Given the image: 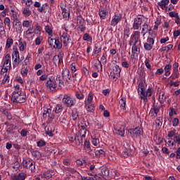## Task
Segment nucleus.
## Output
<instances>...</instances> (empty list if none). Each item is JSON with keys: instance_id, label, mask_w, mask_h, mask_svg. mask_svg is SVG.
Masks as SVG:
<instances>
[{"instance_id": "nucleus-10", "label": "nucleus", "mask_w": 180, "mask_h": 180, "mask_svg": "<svg viewBox=\"0 0 180 180\" xmlns=\"http://www.w3.org/2000/svg\"><path fill=\"white\" fill-rule=\"evenodd\" d=\"M141 23H143V18H137L134 20L133 27L134 30H138L139 27L141 26Z\"/></svg>"}, {"instance_id": "nucleus-64", "label": "nucleus", "mask_w": 180, "mask_h": 180, "mask_svg": "<svg viewBox=\"0 0 180 180\" xmlns=\"http://www.w3.org/2000/svg\"><path fill=\"white\" fill-rule=\"evenodd\" d=\"M174 143H176L177 144L180 145V136H175L174 137Z\"/></svg>"}, {"instance_id": "nucleus-21", "label": "nucleus", "mask_w": 180, "mask_h": 180, "mask_svg": "<svg viewBox=\"0 0 180 180\" xmlns=\"http://www.w3.org/2000/svg\"><path fill=\"white\" fill-rule=\"evenodd\" d=\"M120 103V108H121V110H126V98H121L119 101Z\"/></svg>"}, {"instance_id": "nucleus-5", "label": "nucleus", "mask_w": 180, "mask_h": 180, "mask_svg": "<svg viewBox=\"0 0 180 180\" xmlns=\"http://www.w3.org/2000/svg\"><path fill=\"white\" fill-rule=\"evenodd\" d=\"M140 36V32L136 31L131 37V41H129V46H137L139 43V37Z\"/></svg>"}, {"instance_id": "nucleus-8", "label": "nucleus", "mask_w": 180, "mask_h": 180, "mask_svg": "<svg viewBox=\"0 0 180 180\" xmlns=\"http://www.w3.org/2000/svg\"><path fill=\"white\" fill-rule=\"evenodd\" d=\"M140 46H141V43L140 42L139 45L132 46L131 53L133 57H138L139 54H140Z\"/></svg>"}, {"instance_id": "nucleus-19", "label": "nucleus", "mask_w": 180, "mask_h": 180, "mask_svg": "<svg viewBox=\"0 0 180 180\" xmlns=\"http://www.w3.org/2000/svg\"><path fill=\"white\" fill-rule=\"evenodd\" d=\"M13 26H17L16 28L18 32H22V22L19 20H13Z\"/></svg>"}, {"instance_id": "nucleus-43", "label": "nucleus", "mask_w": 180, "mask_h": 180, "mask_svg": "<svg viewBox=\"0 0 180 180\" xmlns=\"http://www.w3.org/2000/svg\"><path fill=\"white\" fill-rule=\"evenodd\" d=\"M19 63H20L19 58H15L13 63V68H16V67H18V65H19Z\"/></svg>"}, {"instance_id": "nucleus-44", "label": "nucleus", "mask_w": 180, "mask_h": 180, "mask_svg": "<svg viewBox=\"0 0 180 180\" xmlns=\"http://www.w3.org/2000/svg\"><path fill=\"white\" fill-rule=\"evenodd\" d=\"M45 31L46 33H48V34H53V30L51 29V27H50V25H46L45 27Z\"/></svg>"}, {"instance_id": "nucleus-16", "label": "nucleus", "mask_w": 180, "mask_h": 180, "mask_svg": "<svg viewBox=\"0 0 180 180\" xmlns=\"http://www.w3.org/2000/svg\"><path fill=\"white\" fill-rule=\"evenodd\" d=\"M86 124L85 123H82V124L79 125V129H80V130L79 131L82 132V137H85L86 134Z\"/></svg>"}, {"instance_id": "nucleus-15", "label": "nucleus", "mask_w": 180, "mask_h": 180, "mask_svg": "<svg viewBox=\"0 0 180 180\" xmlns=\"http://www.w3.org/2000/svg\"><path fill=\"white\" fill-rule=\"evenodd\" d=\"M122 20V15H115V18L111 20L110 25L111 26H116L118 22Z\"/></svg>"}, {"instance_id": "nucleus-33", "label": "nucleus", "mask_w": 180, "mask_h": 180, "mask_svg": "<svg viewBox=\"0 0 180 180\" xmlns=\"http://www.w3.org/2000/svg\"><path fill=\"white\" fill-rule=\"evenodd\" d=\"M83 40H84V41H92V37L89 36V34L86 33L84 34L83 36Z\"/></svg>"}, {"instance_id": "nucleus-37", "label": "nucleus", "mask_w": 180, "mask_h": 180, "mask_svg": "<svg viewBox=\"0 0 180 180\" xmlns=\"http://www.w3.org/2000/svg\"><path fill=\"white\" fill-rule=\"evenodd\" d=\"M43 175L46 179H50L53 176V174H51L49 171L44 172Z\"/></svg>"}, {"instance_id": "nucleus-50", "label": "nucleus", "mask_w": 180, "mask_h": 180, "mask_svg": "<svg viewBox=\"0 0 180 180\" xmlns=\"http://www.w3.org/2000/svg\"><path fill=\"white\" fill-rule=\"evenodd\" d=\"M179 77V74H178V72H174L173 75L170 76L171 81H174V79L178 78Z\"/></svg>"}, {"instance_id": "nucleus-58", "label": "nucleus", "mask_w": 180, "mask_h": 180, "mask_svg": "<svg viewBox=\"0 0 180 180\" xmlns=\"http://www.w3.org/2000/svg\"><path fill=\"white\" fill-rule=\"evenodd\" d=\"M72 78L74 81H78L79 79H81V76L78 75V73H75L72 75Z\"/></svg>"}, {"instance_id": "nucleus-56", "label": "nucleus", "mask_w": 180, "mask_h": 180, "mask_svg": "<svg viewBox=\"0 0 180 180\" xmlns=\"http://www.w3.org/2000/svg\"><path fill=\"white\" fill-rule=\"evenodd\" d=\"M106 57H108V55L106 54V53H103L101 59L102 64H106Z\"/></svg>"}, {"instance_id": "nucleus-7", "label": "nucleus", "mask_w": 180, "mask_h": 180, "mask_svg": "<svg viewBox=\"0 0 180 180\" xmlns=\"http://www.w3.org/2000/svg\"><path fill=\"white\" fill-rule=\"evenodd\" d=\"M84 139H85V136H82V132L78 131L76 133V135L75 136V141L76 142L77 146H81L84 141Z\"/></svg>"}, {"instance_id": "nucleus-40", "label": "nucleus", "mask_w": 180, "mask_h": 180, "mask_svg": "<svg viewBox=\"0 0 180 180\" xmlns=\"http://www.w3.org/2000/svg\"><path fill=\"white\" fill-rule=\"evenodd\" d=\"M60 60V55H56L53 56V63L55 65H57L58 63V60Z\"/></svg>"}, {"instance_id": "nucleus-31", "label": "nucleus", "mask_w": 180, "mask_h": 180, "mask_svg": "<svg viewBox=\"0 0 180 180\" xmlns=\"http://www.w3.org/2000/svg\"><path fill=\"white\" fill-rule=\"evenodd\" d=\"M55 112L56 113H61V112H63V109H64V108L63 107V105L60 104H58L56 108H55Z\"/></svg>"}, {"instance_id": "nucleus-34", "label": "nucleus", "mask_w": 180, "mask_h": 180, "mask_svg": "<svg viewBox=\"0 0 180 180\" xmlns=\"http://www.w3.org/2000/svg\"><path fill=\"white\" fill-rule=\"evenodd\" d=\"M22 13L25 16H30L32 15V11L28 8H25L22 11Z\"/></svg>"}, {"instance_id": "nucleus-46", "label": "nucleus", "mask_w": 180, "mask_h": 180, "mask_svg": "<svg viewBox=\"0 0 180 180\" xmlns=\"http://www.w3.org/2000/svg\"><path fill=\"white\" fill-rule=\"evenodd\" d=\"M4 22L5 25H8V27H9V29H11V19H9V18H5Z\"/></svg>"}, {"instance_id": "nucleus-59", "label": "nucleus", "mask_w": 180, "mask_h": 180, "mask_svg": "<svg viewBox=\"0 0 180 180\" xmlns=\"http://www.w3.org/2000/svg\"><path fill=\"white\" fill-rule=\"evenodd\" d=\"M101 172H102L103 175H104V176H109V169H103Z\"/></svg>"}, {"instance_id": "nucleus-61", "label": "nucleus", "mask_w": 180, "mask_h": 180, "mask_svg": "<svg viewBox=\"0 0 180 180\" xmlns=\"http://www.w3.org/2000/svg\"><path fill=\"white\" fill-rule=\"evenodd\" d=\"M77 165H86V162L84 160H77Z\"/></svg>"}, {"instance_id": "nucleus-22", "label": "nucleus", "mask_w": 180, "mask_h": 180, "mask_svg": "<svg viewBox=\"0 0 180 180\" xmlns=\"http://www.w3.org/2000/svg\"><path fill=\"white\" fill-rule=\"evenodd\" d=\"M14 129H16V126H15V124H11L10 125H8V128H7L6 132L7 133V134H13Z\"/></svg>"}, {"instance_id": "nucleus-53", "label": "nucleus", "mask_w": 180, "mask_h": 180, "mask_svg": "<svg viewBox=\"0 0 180 180\" xmlns=\"http://www.w3.org/2000/svg\"><path fill=\"white\" fill-rule=\"evenodd\" d=\"M72 117L73 120H77V119H78V112L72 111Z\"/></svg>"}, {"instance_id": "nucleus-57", "label": "nucleus", "mask_w": 180, "mask_h": 180, "mask_svg": "<svg viewBox=\"0 0 180 180\" xmlns=\"http://www.w3.org/2000/svg\"><path fill=\"white\" fill-rule=\"evenodd\" d=\"M152 95H153V89L149 87L146 91V98L147 96L150 97Z\"/></svg>"}, {"instance_id": "nucleus-32", "label": "nucleus", "mask_w": 180, "mask_h": 180, "mask_svg": "<svg viewBox=\"0 0 180 180\" xmlns=\"http://www.w3.org/2000/svg\"><path fill=\"white\" fill-rule=\"evenodd\" d=\"M12 44H13V39L8 38L6 44V49H11V46H12Z\"/></svg>"}, {"instance_id": "nucleus-24", "label": "nucleus", "mask_w": 180, "mask_h": 180, "mask_svg": "<svg viewBox=\"0 0 180 180\" xmlns=\"http://www.w3.org/2000/svg\"><path fill=\"white\" fill-rule=\"evenodd\" d=\"M20 51H25L26 50V41L20 39L19 40Z\"/></svg>"}, {"instance_id": "nucleus-9", "label": "nucleus", "mask_w": 180, "mask_h": 180, "mask_svg": "<svg viewBox=\"0 0 180 180\" xmlns=\"http://www.w3.org/2000/svg\"><path fill=\"white\" fill-rule=\"evenodd\" d=\"M23 167L28 168L32 172H34V169H36V165H33L30 160H25V163L23 164Z\"/></svg>"}, {"instance_id": "nucleus-29", "label": "nucleus", "mask_w": 180, "mask_h": 180, "mask_svg": "<svg viewBox=\"0 0 180 180\" xmlns=\"http://www.w3.org/2000/svg\"><path fill=\"white\" fill-rule=\"evenodd\" d=\"M172 68V65H167L165 67L166 77H169V75H171V72L169 71V70H171Z\"/></svg>"}, {"instance_id": "nucleus-52", "label": "nucleus", "mask_w": 180, "mask_h": 180, "mask_svg": "<svg viewBox=\"0 0 180 180\" xmlns=\"http://www.w3.org/2000/svg\"><path fill=\"white\" fill-rule=\"evenodd\" d=\"M106 11H101L99 12V16L101 18V19H105V18H106Z\"/></svg>"}, {"instance_id": "nucleus-11", "label": "nucleus", "mask_w": 180, "mask_h": 180, "mask_svg": "<svg viewBox=\"0 0 180 180\" xmlns=\"http://www.w3.org/2000/svg\"><path fill=\"white\" fill-rule=\"evenodd\" d=\"M62 77L63 79H65L66 81H68V79H71L72 77L71 75H70V70L65 68L62 71Z\"/></svg>"}, {"instance_id": "nucleus-48", "label": "nucleus", "mask_w": 180, "mask_h": 180, "mask_svg": "<svg viewBox=\"0 0 180 180\" xmlns=\"http://www.w3.org/2000/svg\"><path fill=\"white\" fill-rule=\"evenodd\" d=\"M144 49L145 50H147L148 51H150V50H151L153 49V45L148 44V43H145L144 44Z\"/></svg>"}, {"instance_id": "nucleus-27", "label": "nucleus", "mask_w": 180, "mask_h": 180, "mask_svg": "<svg viewBox=\"0 0 180 180\" xmlns=\"http://www.w3.org/2000/svg\"><path fill=\"white\" fill-rule=\"evenodd\" d=\"M172 47H174V45L172 44H169L166 46H163L162 49H160V51H161V53H162V51H167V53H168V51H169V50H171L172 49Z\"/></svg>"}, {"instance_id": "nucleus-42", "label": "nucleus", "mask_w": 180, "mask_h": 180, "mask_svg": "<svg viewBox=\"0 0 180 180\" xmlns=\"http://www.w3.org/2000/svg\"><path fill=\"white\" fill-rule=\"evenodd\" d=\"M51 113V109L47 108L46 110H45L44 111L43 117H44V118L47 117V115L49 116Z\"/></svg>"}, {"instance_id": "nucleus-55", "label": "nucleus", "mask_w": 180, "mask_h": 180, "mask_svg": "<svg viewBox=\"0 0 180 180\" xmlns=\"http://www.w3.org/2000/svg\"><path fill=\"white\" fill-rule=\"evenodd\" d=\"M75 95L77 99H84V94L82 93L77 91Z\"/></svg>"}, {"instance_id": "nucleus-54", "label": "nucleus", "mask_w": 180, "mask_h": 180, "mask_svg": "<svg viewBox=\"0 0 180 180\" xmlns=\"http://www.w3.org/2000/svg\"><path fill=\"white\" fill-rule=\"evenodd\" d=\"M4 67L11 68V60H6L4 63Z\"/></svg>"}, {"instance_id": "nucleus-1", "label": "nucleus", "mask_w": 180, "mask_h": 180, "mask_svg": "<svg viewBox=\"0 0 180 180\" xmlns=\"http://www.w3.org/2000/svg\"><path fill=\"white\" fill-rule=\"evenodd\" d=\"M45 85L49 89H55V91H57L58 88H63V86H64V82L61 80V76L57 75L56 78H49L45 83Z\"/></svg>"}, {"instance_id": "nucleus-63", "label": "nucleus", "mask_w": 180, "mask_h": 180, "mask_svg": "<svg viewBox=\"0 0 180 180\" xmlns=\"http://www.w3.org/2000/svg\"><path fill=\"white\" fill-rule=\"evenodd\" d=\"M92 144H94L96 146H98L99 144V139L94 138L92 139Z\"/></svg>"}, {"instance_id": "nucleus-18", "label": "nucleus", "mask_w": 180, "mask_h": 180, "mask_svg": "<svg viewBox=\"0 0 180 180\" xmlns=\"http://www.w3.org/2000/svg\"><path fill=\"white\" fill-rule=\"evenodd\" d=\"M160 109H161V108H160V106L158 105H153V108L151 109V116H154V114L155 115V116H157L160 112Z\"/></svg>"}, {"instance_id": "nucleus-25", "label": "nucleus", "mask_w": 180, "mask_h": 180, "mask_svg": "<svg viewBox=\"0 0 180 180\" xmlns=\"http://www.w3.org/2000/svg\"><path fill=\"white\" fill-rule=\"evenodd\" d=\"M141 98L143 100V102L145 103H147V102H148V99L147 98V91H146L144 89L141 90Z\"/></svg>"}, {"instance_id": "nucleus-47", "label": "nucleus", "mask_w": 180, "mask_h": 180, "mask_svg": "<svg viewBox=\"0 0 180 180\" xmlns=\"http://www.w3.org/2000/svg\"><path fill=\"white\" fill-rule=\"evenodd\" d=\"M165 99H167V96H165L164 94L159 95V101L160 103H163L164 102H165Z\"/></svg>"}, {"instance_id": "nucleus-39", "label": "nucleus", "mask_w": 180, "mask_h": 180, "mask_svg": "<svg viewBox=\"0 0 180 180\" xmlns=\"http://www.w3.org/2000/svg\"><path fill=\"white\" fill-rule=\"evenodd\" d=\"M155 124H157L158 127H161V126H162V117L156 119Z\"/></svg>"}, {"instance_id": "nucleus-17", "label": "nucleus", "mask_w": 180, "mask_h": 180, "mask_svg": "<svg viewBox=\"0 0 180 180\" xmlns=\"http://www.w3.org/2000/svg\"><path fill=\"white\" fill-rule=\"evenodd\" d=\"M168 4H169V0H162L158 3V6H160L161 9L167 11L168 9V6H167Z\"/></svg>"}, {"instance_id": "nucleus-41", "label": "nucleus", "mask_w": 180, "mask_h": 180, "mask_svg": "<svg viewBox=\"0 0 180 180\" xmlns=\"http://www.w3.org/2000/svg\"><path fill=\"white\" fill-rule=\"evenodd\" d=\"M84 150H86V153H87V154H89V155H91V157H95V153H93L94 150L91 149V147Z\"/></svg>"}, {"instance_id": "nucleus-36", "label": "nucleus", "mask_w": 180, "mask_h": 180, "mask_svg": "<svg viewBox=\"0 0 180 180\" xmlns=\"http://www.w3.org/2000/svg\"><path fill=\"white\" fill-rule=\"evenodd\" d=\"M10 14L11 15V18H13V20H18V15L16 14V12L13 9L11 11Z\"/></svg>"}, {"instance_id": "nucleus-28", "label": "nucleus", "mask_w": 180, "mask_h": 180, "mask_svg": "<svg viewBox=\"0 0 180 180\" xmlns=\"http://www.w3.org/2000/svg\"><path fill=\"white\" fill-rule=\"evenodd\" d=\"M85 105L88 112H94V110H95V106H94L92 104H89L85 101Z\"/></svg>"}, {"instance_id": "nucleus-51", "label": "nucleus", "mask_w": 180, "mask_h": 180, "mask_svg": "<svg viewBox=\"0 0 180 180\" xmlns=\"http://www.w3.org/2000/svg\"><path fill=\"white\" fill-rule=\"evenodd\" d=\"M12 57H13V58H19V57H20L19 51H18V50L13 51Z\"/></svg>"}, {"instance_id": "nucleus-60", "label": "nucleus", "mask_w": 180, "mask_h": 180, "mask_svg": "<svg viewBox=\"0 0 180 180\" xmlns=\"http://www.w3.org/2000/svg\"><path fill=\"white\" fill-rule=\"evenodd\" d=\"M44 146H46V141L40 140L37 142L38 147H44Z\"/></svg>"}, {"instance_id": "nucleus-23", "label": "nucleus", "mask_w": 180, "mask_h": 180, "mask_svg": "<svg viewBox=\"0 0 180 180\" xmlns=\"http://www.w3.org/2000/svg\"><path fill=\"white\" fill-rule=\"evenodd\" d=\"M133 134H135L136 137H139V136H141V133H143V129L140 127H136L134 129H132Z\"/></svg>"}, {"instance_id": "nucleus-6", "label": "nucleus", "mask_w": 180, "mask_h": 180, "mask_svg": "<svg viewBox=\"0 0 180 180\" xmlns=\"http://www.w3.org/2000/svg\"><path fill=\"white\" fill-rule=\"evenodd\" d=\"M84 23H85V20L82 18V15L77 16V26L80 30V32H85L86 27L84 26Z\"/></svg>"}, {"instance_id": "nucleus-38", "label": "nucleus", "mask_w": 180, "mask_h": 180, "mask_svg": "<svg viewBox=\"0 0 180 180\" xmlns=\"http://www.w3.org/2000/svg\"><path fill=\"white\" fill-rule=\"evenodd\" d=\"M56 39H53V38H51V37H49V41H48V43H49V46L51 47V48H53V47H54V44H55V42H56Z\"/></svg>"}, {"instance_id": "nucleus-26", "label": "nucleus", "mask_w": 180, "mask_h": 180, "mask_svg": "<svg viewBox=\"0 0 180 180\" xmlns=\"http://www.w3.org/2000/svg\"><path fill=\"white\" fill-rule=\"evenodd\" d=\"M63 47V44L60 42V40L56 39L55 41V44H53V49H58V50L61 49Z\"/></svg>"}, {"instance_id": "nucleus-13", "label": "nucleus", "mask_w": 180, "mask_h": 180, "mask_svg": "<svg viewBox=\"0 0 180 180\" xmlns=\"http://www.w3.org/2000/svg\"><path fill=\"white\" fill-rule=\"evenodd\" d=\"M60 40L65 46H68V43H70V35L67 33H63V36L60 37Z\"/></svg>"}, {"instance_id": "nucleus-3", "label": "nucleus", "mask_w": 180, "mask_h": 180, "mask_svg": "<svg viewBox=\"0 0 180 180\" xmlns=\"http://www.w3.org/2000/svg\"><path fill=\"white\" fill-rule=\"evenodd\" d=\"M63 105H65L67 108H71L75 105L76 100L75 98L65 94L62 100Z\"/></svg>"}, {"instance_id": "nucleus-35", "label": "nucleus", "mask_w": 180, "mask_h": 180, "mask_svg": "<svg viewBox=\"0 0 180 180\" xmlns=\"http://www.w3.org/2000/svg\"><path fill=\"white\" fill-rule=\"evenodd\" d=\"M45 131L46 134L49 136V137H53V136H54V134H53V131H51V129H50V128L47 127H45Z\"/></svg>"}, {"instance_id": "nucleus-62", "label": "nucleus", "mask_w": 180, "mask_h": 180, "mask_svg": "<svg viewBox=\"0 0 180 180\" xmlns=\"http://www.w3.org/2000/svg\"><path fill=\"white\" fill-rule=\"evenodd\" d=\"M23 27H30V21L29 20H25L22 22Z\"/></svg>"}, {"instance_id": "nucleus-20", "label": "nucleus", "mask_w": 180, "mask_h": 180, "mask_svg": "<svg viewBox=\"0 0 180 180\" xmlns=\"http://www.w3.org/2000/svg\"><path fill=\"white\" fill-rule=\"evenodd\" d=\"M94 157H96L97 158H98V157H100L101 155H105V154L104 150L102 149H100V150L94 149Z\"/></svg>"}, {"instance_id": "nucleus-4", "label": "nucleus", "mask_w": 180, "mask_h": 180, "mask_svg": "<svg viewBox=\"0 0 180 180\" xmlns=\"http://www.w3.org/2000/svg\"><path fill=\"white\" fill-rule=\"evenodd\" d=\"M121 71L122 70H120V67L116 65L115 66L113 67L112 71L110 73V77L112 78V79L119 78V77H120Z\"/></svg>"}, {"instance_id": "nucleus-49", "label": "nucleus", "mask_w": 180, "mask_h": 180, "mask_svg": "<svg viewBox=\"0 0 180 180\" xmlns=\"http://www.w3.org/2000/svg\"><path fill=\"white\" fill-rule=\"evenodd\" d=\"M27 72H29V70H27V68H22L21 70V75L22 77H27Z\"/></svg>"}, {"instance_id": "nucleus-14", "label": "nucleus", "mask_w": 180, "mask_h": 180, "mask_svg": "<svg viewBox=\"0 0 180 180\" xmlns=\"http://www.w3.org/2000/svg\"><path fill=\"white\" fill-rule=\"evenodd\" d=\"M62 9V15L63 16V18L65 19V20H68L70 19V8H65L60 7Z\"/></svg>"}, {"instance_id": "nucleus-45", "label": "nucleus", "mask_w": 180, "mask_h": 180, "mask_svg": "<svg viewBox=\"0 0 180 180\" xmlns=\"http://www.w3.org/2000/svg\"><path fill=\"white\" fill-rule=\"evenodd\" d=\"M93 99H94V95L92 94H89L86 103H89V105H91V103H92Z\"/></svg>"}, {"instance_id": "nucleus-30", "label": "nucleus", "mask_w": 180, "mask_h": 180, "mask_svg": "<svg viewBox=\"0 0 180 180\" xmlns=\"http://www.w3.org/2000/svg\"><path fill=\"white\" fill-rule=\"evenodd\" d=\"M116 134H118V136H121V137H124V129L120 128L119 129H115Z\"/></svg>"}, {"instance_id": "nucleus-12", "label": "nucleus", "mask_w": 180, "mask_h": 180, "mask_svg": "<svg viewBox=\"0 0 180 180\" xmlns=\"http://www.w3.org/2000/svg\"><path fill=\"white\" fill-rule=\"evenodd\" d=\"M26 178H27V174L24 172H20L17 176L14 175L12 179L13 180H25Z\"/></svg>"}, {"instance_id": "nucleus-2", "label": "nucleus", "mask_w": 180, "mask_h": 180, "mask_svg": "<svg viewBox=\"0 0 180 180\" xmlns=\"http://www.w3.org/2000/svg\"><path fill=\"white\" fill-rule=\"evenodd\" d=\"M11 101L13 103H25L26 97L22 96L21 91H13L11 96Z\"/></svg>"}]
</instances>
